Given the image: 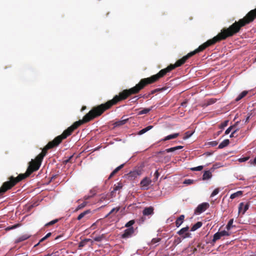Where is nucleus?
<instances>
[{"mask_svg": "<svg viewBox=\"0 0 256 256\" xmlns=\"http://www.w3.org/2000/svg\"><path fill=\"white\" fill-rule=\"evenodd\" d=\"M206 48H208V46L204 42L203 44H202V45L200 46H198V48H197L196 49L194 50L189 52L186 56H183L182 58L177 60L174 64H170V66L172 70L177 67L181 66L182 65L184 64L186 62V60L188 58H190V57L192 56H194V54H196L197 53L202 52Z\"/></svg>", "mask_w": 256, "mask_h": 256, "instance_id": "20e7f679", "label": "nucleus"}, {"mask_svg": "<svg viewBox=\"0 0 256 256\" xmlns=\"http://www.w3.org/2000/svg\"><path fill=\"white\" fill-rule=\"evenodd\" d=\"M104 112L100 105L94 107L84 117L82 120L74 122L71 126L64 130L62 134L56 137L52 141L48 144L42 148V152L38 155L34 160H32L29 162L28 166L26 172L24 174H20L18 176L14 177L10 176L8 178V181L12 186H15L18 182L30 176L33 172L38 170L42 161L44 156L46 155L48 150L52 148L58 146L63 140L66 138L70 136L72 132L81 124L88 122L91 120L101 116Z\"/></svg>", "mask_w": 256, "mask_h": 256, "instance_id": "f257e3e1", "label": "nucleus"}, {"mask_svg": "<svg viewBox=\"0 0 256 256\" xmlns=\"http://www.w3.org/2000/svg\"><path fill=\"white\" fill-rule=\"evenodd\" d=\"M256 18V8L250 10L244 18L240 19L238 22H235L229 28L222 29L216 36L207 40L205 43L208 47L217 42L232 36L238 32L241 28L252 22Z\"/></svg>", "mask_w": 256, "mask_h": 256, "instance_id": "7ed1b4c3", "label": "nucleus"}, {"mask_svg": "<svg viewBox=\"0 0 256 256\" xmlns=\"http://www.w3.org/2000/svg\"><path fill=\"white\" fill-rule=\"evenodd\" d=\"M52 235V233L51 232H48V233L44 236L47 239L48 238H49L50 236Z\"/></svg>", "mask_w": 256, "mask_h": 256, "instance_id": "052dcab7", "label": "nucleus"}, {"mask_svg": "<svg viewBox=\"0 0 256 256\" xmlns=\"http://www.w3.org/2000/svg\"><path fill=\"white\" fill-rule=\"evenodd\" d=\"M30 236H31L30 234H23V235L20 236V237H18L16 240V243H18V242H23V241H24L25 240H26L28 238H29L30 237Z\"/></svg>", "mask_w": 256, "mask_h": 256, "instance_id": "9b49d317", "label": "nucleus"}, {"mask_svg": "<svg viewBox=\"0 0 256 256\" xmlns=\"http://www.w3.org/2000/svg\"><path fill=\"white\" fill-rule=\"evenodd\" d=\"M179 136L178 133H174V134H170L166 136L163 140V141H166L168 140L174 139L176 138Z\"/></svg>", "mask_w": 256, "mask_h": 256, "instance_id": "dca6fc26", "label": "nucleus"}, {"mask_svg": "<svg viewBox=\"0 0 256 256\" xmlns=\"http://www.w3.org/2000/svg\"><path fill=\"white\" fill-rule=\"evenodd\" d=\"M58 222V219H56V220H52L51 222H49L48 223L46 226H52L54 224H56V222Z\"/></svg>", "mask_w": 256, "mask_h": 256, "instance_id": "a18cd8bd", "label": "nucleus"}, {"mask_svg": "<svg viewBox=\"0 0 256 256\" xmlns=\"http://www.w3.org/2000/svg\"><path fill=\"white\" fill-rule=\"evenodd\" d=\"M250 116H247V118H246V121H245V122H248L249 119H250Z\"/></svg>", "mask_w": 256, "mask_h": 256, "instance_id": "69168bd1", "label": "nucleus"}, {"mask_svg": "<svg viewBox=\"0 0 256 256\" xmlns=\"http://www.w3.org/2000/svg\"><path fill=\"white\" fill-rule=\"evenodd\" d=\"M90 210H85L84 212H82L81 214H80L78 216L77 218V220H80L82 218H83L85 216H86V214H90Z\"/></svg>", "mask_w": 256, "mask_h": 256, "instance_id": "5701e85b", "label": "nucleus"}, {"mask_svg": "<svg viewBox=\"0 0 256 256\" xmlns=\"http://www.w3.org/2000/svg\"><path fill=\"white\" fill-rule=\"evenodd\" d=\"M194 180H193L190 179H186L184 180L183 182V184H194Z\"/></svg>", "mask_w": 256, "mask_h": 256, "instance_id": "72a5a7b5", "label": "nucleus"}, {"mask_svg": "<svg viewBox=\"0 0 256 256\" xmlns=\"http://www.w3.org/2000/svg\"><path fill=\"white\" fill-rule=\"evenodd\" d=\"M236 131H233L232 134H230V138L236 137L237 136H235Z\"/></svg>", "mask_w": 256, "mask_h": 256, "instance_id": "4d7b16f0", "label": "nucleus"}, {"mask_svg": "<svg viewBox=\"0 0 256 256\" xmlns=\"http://www.w3.org/2000/svg\"><path fill=\"white\" fill-rule=\"evenodd\" d=\"M120 208V206H118V207L112 208L110 212L106 215V218L108 217L109 216H110V214H114V215H115L119 211Z\"/></svg>", "mask_w": 256, "mask_h": 256, "instance_id": "a211bd4d", "label": "nucleus"}, {"mask_svg": "<svg viewBox=\"0 0 256 256\" xmlns=\"http://www.w3.org/2000/svg\"><path fill=\"white\" fill-rule=\"evenodd\" d=\"M249 208V204L248 202L244 204V202H241L239 204L238 206V212H242V214H244L246 212Z\"/></svg>", "mask_w": 256, "mask_h": 256, "instance_id": "1a4fd4ad", "label": "nucleus"}, {"mask_svg": "<svg viewBox=\"0 0 256 256\" xmlns=\"http://www.w3.org/2000/svg\"><path fill=\"white\" fill-rule=\"evenodd\" d=\"M212 177V174L210 170H206L202 176L203 180H207L210 179Z\"/></svg>", "mask_w": 256, "mask_h": 256, "instance_id": "4468645a", "label": "nucleus"}, {"mask_svg": "<svg viewBox=\"0 0 256 256\" xmlns=\"http://www.w3.org/2000/svg\"><path fill=\"white\" fill-rule=\"evenodd\" d=\"M242 191H238L232 194L230 196V198L231 199H234L236 198L241 196H242Z\"/></svg>", "mask_w": 256, "mask_h": 256, "instance_id": "4be33fe9", "label": "nucleus"}, {"mask_svg": "<svg viewBox=\"0 0 256 256\" xmlns=\"http://www.w3.org/2000/svg\"><path fill=\"white\" fill-rule=\"evenodd\" d=\"M198 248H204V245L201 242H200L197 245V246H196Z\"/></svg>", "mask_w": 256, "mask_h": 256, "instance_id": "5fc2aeb1", "label": "nucleus"}, {"mask_svg": "<svg viewBox=\"0 0 256 256\" xmlns=\"http://www.w3.org/2000/svg\"><path fill=\"white\" fill-rule=\"evenodd\" d=\"M151 182V180L148 178L146 177L142 180L140 184L142 189L148 190V186Z\"/></svg>", "mask_w": 256, "mask_h": 256, "instance_id": "6e6552de", "label": "nucleus"}, {"mask_svg": "<svg viewBox=\"0 0 256 256\" xmlns=\"http://www.w3.org/2000/svg\"><path fill=\"white\" fill-rule=\"evenodd\" d=\"M20 226V224H16L14 225L8 226V228H6V230H13V229H14L16 228H17Z\"/></svg>", "mask_w": 256, "mask_h": 256, "instance_id": "e433bc0d", "label": "nucleus"}, {"mask_svg": "<svg viewBox=\"0 0 256 256\" xmlns=\"http://www.w3.org/2000/svg\"><path fill=\"white\" fill-rule=\"evenodd\" d=\"M251 163L253 164L256 165V157L254 158L252 162V160H250Z\"/></svg>", "mask_w": 256, "mask_h": 256, "instance_id": "680f3d73", "label": "nucleus"}, {"mask_svg": "<svg viewBox=\"0 0 256 256\" xmlns=\"http://www.w3.org/2000/svg\"><path fill=\"white\" fill-rule=\"evenodd\" d=\"M203 168V166H200L197 167L190 168V170L192 171H200Z\"/></svg>", "mask_w": 256, "mask_h": 256, "instance_id": "f704fd0d", "label": "nucleus"}, {"mask_svg": "<svg viewBox=\"0 0 256 256\" xmlns=\"http://www.w3.org/2000/svg\"><path fill=\"white\" fill-rule=\"evenodd\" d=\"M46 238L45 236H44V238H42L39 242V243H40L42 242L43 241H44V240H46Z\"/></svg>", "mask_w": 256, "mask_h": 256, "instance_id": "e2e57ef3", "label": "nucleus"}, {"mask_svg": "<svg viewBox=\"0 0 256 256\" xmlns=\"http://www.w3.org/2000/svg\"><path fill=\"white\" fill-rule=\"evenodd\" d=\"M222 238L221 234L220 232H217L216 233L213 237V239L212 240V242L213 243L215 242L216 240H220Z\"/></svg>", "mask_w": 256, "mask_h": 256, "instance_id": "393cba45", "label": "nucleus"}, {"mask_svg": "<svg viewBox=\"0 0 256 256\" xmlns=\"http://www.w3.org/2000/svg\"><path fill=\"white\" fill-rule=\"evenodd\" d=\"M218 144V142L216 141H212L210 142V144L212 146H216Z\"/></svg>", "mask_w": 256, "mask_h": 256, "instance_id": "603ef678", "label": "nucleus"}, {"mask_svg": "<svg viewBox=\"0 0 256 256\" xmlns=\"http://www.w3.org/2000/svg\"><path fill=\"white\" fill-rule=\"evenodd\" d=\"M183 148V146H179L175 147L170 148L166 150V152H174L176 150H180Z\"/></svg>", "mask_w": 256, "mask_h": 256, "instance_id": "aec40b11", "label": "nucleus"}, {"mask_svg": "<svg viewBox=\"0 0 256 256\" xmlns=\"http://www.w3.org/2000/svg\"><path fill=\"white\" fill-rule=\"evenodd\" d=\"M216 102V100L214 99H210L208 101V105L212 104Z\"/></svg>", "mask_w": 256, "mask_h": 256, "instance_id": "8fccbe9b", "label": "nucleus"}, {"mask_svg": "<svg viewBox=\"0 0 256 256\" xmlns=\"http://www.w3.org/2000/svg\"><path fill=\"white\" fill-rule=\"evenodd\" d=\"M124 164H122L116 168L110 174L108 179L110 180L112 178L119 170H120L124 166Z\"/></svg>", "mask_w": 256, "mask_h": 256, "instance_id": "f8f14e48", "label": "nucleus"}, {"mask_svg": "<svg viewBox=\"0 0 256 256\" xmlns=\"http://www.w3.org/2000/svg\"><path fill=\"white\" fill-rule=\"evenodd\" d=\"M72 158H73V156H71L67 159L64 160L63 162L64 164H66L68 162L72 163Z\"/></svg>", "mask_w": 256, "mask_h": 256, "instance_id": "c9c22d12", "label": "nucleus"}, {"mask_svg": "<svg viewBox=\"0 0 256 256\" xmlns=\"http://www.w3.org/2000/svg\"><path fill=\"white\" fill-rule=\"evenodd\" d=\"M90 194L91 196H92V197L96 194V191L94 190H91L90 191Z\"/></svg>", "mask_w": 256, "mask_h": 256, "instance_id": "3c124183", "label": "nucleus"}, {"mask_svg": "<svg viewBox=\"0 0 256 256\" xmlns=\"http://www.w3.org/2000/svg\"><path fill=\"white\" fill-rule=\"evenodd\" d=\"M192 133L190 132H186L185 134V136H184V139H186L190 138L192 135Z\"/></svg>", "mask_w": 256, "mask_h": 256, "instance_id": "37998d69", "label": "nucleus"}, {"mask_svg": "<svg viewBox=\"0 0 256 256\" xmlns=\"http://www.w3.org/2000/svg\"><path fill=\"white\" fill-rule=\"evenodd\" d=\"M171 70H172V69L170 65L167 68L161 70L156 74L149 78H142L134 86L128 90H124L120 92L118 95L115 96L112 100H108L106 103L101 104L100 106L104 112L119 102L126 100L130 95L138 94L146 86L158 80L160 78L164 76L168 72H170Z\"/></svg>", "mask_w": 256, "mask_h": 256, "instance_id": "f03ea898", "label": "nucleus"}, {"mask_svg": "<svg viewBox=\"0 0 256 256\" xmlns=\"http://www.w3.org/2000/svg\"><path fill=\"white\" fill-rule=\"evenodd\" d=\"M137 174V173L135 172H130L128 174V177H136V176Z\"/></svg>", "mask_w": 256, "mask_h": 256, "instance_id": "de8ad7c7", "label": "nucleus"}, {"mask_svg": "<svg viewBox=\"0 0 256 256\" xmlns=\"http://www.w3.org/2000/svg\"><path fill=\"white\" fill-rule=\"evenodd\" d=\"M128 120V118L124 119L122 120L116 122V126H120L123 125V124H125L127 122Z\"/></svg>", "mask_w": 256, "mask_h": 256, "instance_id": "c756f323", "label": "nucleus"}, {"mask_svg": "<svg viewBox=\"0 0 256 256\" xmlns=\"http://www.w3.org/2000/svg\"><path fill=\"white\" fill-rule=\"evenodd\" d=\"M109 200L108 194H102L100 195V198L98 202H102L104 200Z\"/></svg>", "mask_w": 256, "mask_h": 256, "instance_id": "bb28decb", "label": "nucleus"}, {"mask_svg": "<svg viewBox=\"0 0 256 256\" xmlns=\"http://www.w3.org/2000/svg\"><path fill=\"white\" fill-rule=\"evenodd\" d=\"M184 218V216L182 214L180 215L176 221V226L178 228L183 222Z\"/></svg>", "mask_w": 256, "mask_h": 256, "instance_id": "2eb2a0df", "label": "nucleus"}, {"mask_svg": "<svg viewBox=\"0 0 256 256\" xmlns=\"http://www.w3.org/2000/svg\"><path fill=\"white\" fill-rule=\"evenodd\" d=\"M134 222H135L134 220H130L125 224V226L126 228H130V226L133 225Z\"/></svg>", "mask_w": 256, "mask_h": 256, "instance_id": "4c0bfd02", "label": "nucleus"}, {"mask_svg": "<svg viewBox=\"0 0 256 256\" xmlns=\"http://www.w3.org/2000/svg\"><path fill=\"white\" fill-rule=\"evenodd\" d=\"M210 205L207 202H204L199 204L195 210V212L196 214H201L204 212L208 207Z\"/></svg>", "mask_w": 256, "mask_h": 256, "instance_id": "0eeeda50", "label": "nucleus"}, {"mask_svg": "<svg viewBox=\"0 0 256 256\" xmlns=\"http://www.w3.org/2000/svg\"><path fill=\"white\" fill-rule=\"evenodd\" d=\"M152 127H153V126H148L147 127L140 130L138 132V134L140 135L142 134H144L145 132H146L148 131L149 130H151L152 128Z\"/></svg>", "mask_w": 256, "mask_h": 256, "instance_id": "b1692460", "label": "nucleus"}, {"mask_svg": "<svg viewBox=\"0 0 256 256\" xmlns=\"http://www.w3.org/2000/svg\"><path fill=\"white\" fill-rule=\"evenodd\" d=\"M90 241H91V240L90 239H89V238H86L82 240L80 243H79V244H78V248H82L83 246H84L88 242H90Z\"/></svg>", "mask_w": 256, "mask_h": 256, "instance_id": "a878e982", "label": "nucleus"}, {"mask_svg": "<svg viewBox=\"0 0 256 256\" xmlns=\"http://www.w3.org/2000/svg\"><path fill=\"white\" fill-rule=\"evenodd\" d=\"M233 222H234V220L231 219L228 222V224H227L226 226V229L228 230H230L232 226Z\"/></svg>", "mask_w": 256, "mask_h": 256, "instance_id": "2f4dec72", "label": "nucleus"}, {"mask_svg": "<svg viewBox=\"0 0 256 256\" xmlns=\"http://www.w3.org/2000/svg\"><path fill=\"white\" fill-rule=\"evenodd\" d=\"M88 204V202L84 201L82 204H80L76 208V211H78L79 210H80L84 208Z\"/></svg>", "mask_w": 256, "mask_h": 256, "instance_id": "c85d7f7f", "label": "nucleus"}, {"mask_svg": "<svg viewBox=\"0 0 256 256\" xmlns=\"http://www.w3.org/2000/svg\"><path fill=\"white\" fill-rule=\"evenodd\" d=\"M186 103H187V102L184 101L182 103L181 105H182V106H185L186 104Z\"/></svg>", "mask_w": 256, "mask_h": 256, "instance_id": "0e129e2a", "label": "nucleus"}, {"mask_svg": "<svg viewBox=\"0 0 256 256\" xmlns=\"http://www.w3.org/2000/svg\"><path fill=\"white\" fill-rule=\"evenodd\" d=\"M160 176V174L158 170H156L154 174V182H156Z\"/></svg>", "mask_w": 256, "mask_h": 256, "instance_id": "79ce46f5", "label": "nucleus"}, {"mask_svg": "<svg viewBox=\"0 0 256 256\" xmlns=\"http://www.w3.org/2000/svg\"><path fill=\"white\" fill-rule=\"evenodd\" d=\"M134 232V229L133 227H130L125 230L123 234L122 235V238H128L132 237Z\"/></svg>", "mask_w": 256, "mask_h": 256, "instance_id": "423d86ee", "label": "nucleus"}, {"mask_svg": "<svg viewBox=\"0 0 256 256\" xmlns=\"http://www.w3.org/2000/svg\"><path fill=\"white\" fill-rule=\"evenodd\" d=\"M189 230V228L188 226H186L185 228H182V229H180L178 232V234L180 235V236H182L183 235L184 233H186V236H184V238H186V237H188L189 236V234L186 232H188Z\"/></svg>", "mask_w": 256, "mask_h": 256, "instance_id": "ddd939ff", "label": "nucleus"}, {"mask_svg": "<svg viewBox=\"0 0 256 256\" xmlns=\"http://www.w3.org/2000/svg\"><path fill=\"white\" fill-rule=\"evenodd\" d=\"M220 192V190L218 188H216L212 193L211 195H210V197H213L214 196H215L217 194H218V193L219 192Z\"/></svg>", "mask_w": 256, "mask_h": 256, "instance_id": "58836bf2", "label": "nucleus"}, {"mask_svg": "<svg viewBox=\"0 0 256 256\" xmlns=\"http://www.w3.org/2000/svg\"><path fill=\"white\" fill-rule=\"evenodd\" d=\"M165 89H166L165 88L154 89L150 92V93L148 94V96L150 94H153L156 92L162 91V90H164Z\"/></svg>", "mask_w": 256, "mask_h": 256, "instance_id": "473e14b6", "label": "nucleus"}, {"mask_svg": "<svg viewBox=\"0 0 256 256\" xmlns=\"http://www.w3.org/2000/svg\"><path fill=\"white\" fill-rule=\"evenodd\" d=\"M98 223V221H97L96 222H94V224H92V226H91V228H92L93 229H94L95 228V226H96V224Z\"/></svg>", "mask_w": 256, "mask_h": 256, "instance_id": "bf43d9fd", "label": "nucleus"}, {"mask_svg": "<svg viewBox=\"0 0 256 256\" xmlns=\"http://www.w3.org/2000/svg\"><path fill=\"white\" fill-rule=\"evenodd\" d=\"M197 250H198L197 248H192V250L190 251L192 254H194L196 252H197Z\"/></svg>", "mask_w": 256, "mask_h": 256, "instance_id": "13d9d810", "label": "nucleus"}, {"mask_svg": "<svg viewBox=\"0 0 256 256\" xmlns=\"http://www.w3.org/2000/svg\"><path fill=\"white\" fill-rule=\"evenodd\" d=\"M92 197V196H91L90 194V195H86L84 197V199L86 200H88L90 198H91Z\"/></svg>", "mask_w": 256, "mask_h": 256, "instance_id": "6e6d98bb", "label": "nucleus"}, {"mask_svg": "<svg viewBox=\"0 0 256 256\" xmlns=\"http://www.w3.org/2000/svg\"><path fill=\"white\" fill-rule=\"evenodd\" d=\"M123 185L122 183L119 182L115 184L114 186V191H117L122 188Z\"/></svg>", "mask_w": 256, "mask_h": 256, "instance_id": "cd10ccee", "label": "nucleus"}, {"mask_svg": "<svg viewBox=\"0 0 256 256\" xmlns=\"http://www.w3.org/2000/svg\"><path fill=\"white\" fill-rule=\"evenodd\" d=\"M160 240H161L160 238H154L153 239H152V240L151 241V244H155L156 243H157V242H160Z\"/></svg>", "mask_w": 256, "mask_h": 256, "instance_id": "ea45409f", "label": "nucleus"}, {"mask_svg": "<svg viewBox=\"0 0 256 256\" xmlns=\"http://www.w3.org/2000/svg\"><path fill=\"white\" fill-rule=\"evenodd\" d=\"M248 94V91L247 90H244L236 98V101L238 102L241 99H242L243 98H244L245 96H246V94Z\"/></svg>", "mask_w": 256, "mask_h": 256, "instance_id": "6ab92c4d", "label": "nucleus"}, {"mask_svg": "<svg viewBox=\"0 0 256 256\" xmlns=\"http://www.w3.org/2000/svg\"><path fill=\"white\" fill-rule=\"evenodd\" d=\"M40 244V243H39V242H38L37 244H36L34 246V247H36V246H38V245Z\"/></svg>", "mask_w": 256, "mask_h": 256, "instance_id": "774afa93", "label": "nucleus"}, {"mask_svg": "<svg viewBox=\"0 0 256 256\" xmlns=\"http://www.w3.org/2000/svg\"><path fill=\"white\" fill-rule=\"evenodd\" d=\"M230 144V140L228 139L224 140H223L218 146V148H222L228 146Z\"/></svg>", "mask_w": 256, "mask_h": 256, "instance_id": "f3484780", "label": "nucleus"}, {"mask_svg": "<svg viewBox=\"0 0 256 256\" xmlns=\"http://www.w3.org/2000/svg\"><path fill=\"white\" fill-rule=\"evenodd\" d=\"M228 122V120L224 121V122L221 124L220 125V128H224V127L227 126Z\"/></svg>", "mask_w": 256, "mask_h": 256, "instance_id": "c03bdc74", "label": "nucleus"}, {"mask_svg": "<svg viewBox=\"0 0 256 256\" xmlns=\"http://www.w3.org/2000/svg\"><path fill=\"white\" fill-rule=\"evenodd\" d=\"M220 234L222 237L223 236H230V234L226 230H222V231L220 232Z\"/></svg>", "mask_w": 256, "mask_h": 256, "instance_id": "a19ab883", "label": "nucleus"}, {"mask_svg": "<svg viewBox=\"0 0 256 256\" xmlns=\"http://www.w3.org/2000/svg\"><path fill=\"white\" fill-rule=\"evenodd\" d=\"M152 110L151 108H144L142 110H140L139 112V114H146L149 112L150 110Z\"/></svg>", "mask_w": 256, "mask_h": 256, "instance_id": "7c9ffc66", "label": "nucleus"}, {"mask_svg": "<svg viewBox=\"0 0 256 256\" xmlns=\"http://www.w3.org/2000/svg\"><path fill=\"white\" fill-rule=\"evenodd\" d=\"M102 240V237L100 236H96L94 238V240L96 242H100Z\"/></svg>", "mask_w": 256, "mask_h": 256, "instance_id": "864d4df0", "label": "nucleus"}, {"mask_svg": "<svg viewBox=\"0 0 256 256\" xmlns=\"http://www.w3.org/2000/svg\"><path fill=\"white\" fill-rule=\"evenodd\" d=\"M154 208L152 206L146 207L144 208L142 211V214L144 216L152 215L154 213Z\"/></svg>", "mask_w": 256, "mask_h": 256, "instance_id": "9d476101", "label": "nucleus"}, {"mask_svg": "<svg viewBox=\"0 0 256 256\" xmlns=\"http://www.w3.org/2000/svg\"><path fill=\"white\" fill-rule=\"evenodd\" d=\"M249 156H246V157H244V158H240L238 160L240 162H246L247 161L248 159H249Z\"/></svg>", "mask_w": 256, "mask_h": 256, "instance_id": "49530a36", "label": "nucleus"}, {"mask_svg": "<svg viewBox=\"0 0 256 256\" xmlns=\"http://www.w3.org/2000/svg\"><path fill=\"white\" fill-rule=\"evenodd\" d=\"M116 191H114V188L113 189V190L111 192H110V194L112 195V196H114V193L116 192Z\"/></svg>", "mask_w": 256, "mask_h": 256, "instance_id": "338daca9", "label": "nucleus"}, {"mask_svg": "<svg viewBox=\"0 0 256 256\" xmlns=\"http://www.w3.org/2000/svg\"><path fill=\"white\" fill-rule=\"evenodd\" d=\"M234 126H230L225 132V134H228L230 131L232 130V128H233Z\"/></svg>", "mask_w": 256, "mask_h": 256, "instance_id": "09e8293b", "label": "nucleus"}, {"mask_svg": "<svg viewBox=\"0 0 256 256\" xmlns=\"http://www.w3.org/2000/svg\"><path fill=\"white\" fill-rule=\"evenodd\" d=\"M12 186L8 180L4 182L0 188V196L4 194L8 190L12 188Z\"/></svg>", "mask_w": 256, "mask_h": 256, "instance_id": "39448f33", "label": "nucleus"}, {"mask_svg": "<svg viewBox=\"0 0 256 256\" xmlns=\"http://www.w3.org/2000/svg\"><path fill=\"white\" fill-rule=\"evenodd\" d=\"M202 225V223L201 222H198L194 224L191 228V231H195L198 228H200Z\"/></svg>", "mask_w": 256, "mask_h": 256, "instance_id": "412c9836", "label": "nucleus"}]
</instances>
